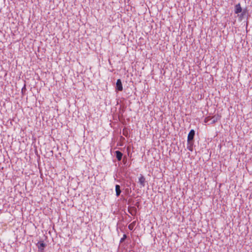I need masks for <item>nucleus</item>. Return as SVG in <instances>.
Returning <instances> with one entry per match:
<instances>
[{
    "mask_svg": "<svg viewBox=\"0 0 252 252\" xmlns=\"http://www.w3.org/2000/svg\"><path fill=\"white\" fill-rule=\"evenodd\" d=\"M127 238L126 234H124L123 237L120 240V243L123 242Z\"/></svg>",
    "mask_w": 252,
    "mask_h": 252,
    "instance_id": "12",
    "label": "nucleus"
},
{
    "mask_svg": "<svg viewBox=\"0 0 252 252\" xmlns=\"http://www.w3.org/2000/svg\"><path fill=\"white\" fill-rule=\"evenodd\" d=\"M193 142H187V149L190 152L193 151Z\"/></svg>",
    "mask_w": 252,
    "mask_h": 252,
    "instance_id": "10",
    "label": "nucleus"
},
{
    "mask_svg": "<svg viewBox=\"0 0 252 252\" xmlns=\"http://www.w3.org/2000/svg\"><path fill=\"white\" fill-rule=\"evenodd\" d=\"M220 116L219 115H215L210 118V123L211 124H213L216 123L218 120L220 119Z\"/></svg>",
    "mask_w": 252,
    "mask_h": 252,
    "instance_id": "3",
    "label": "nucleus"
},
{
    "mask_svg": "<svg viewBox=\"0 0 252 252\" xmlns=\"http://www.w3.org/2000/svg\"><path fill=\"white\" fill-rule=\"evenodd\" d=\"M242 11V9L241 7V5L240 3L236 4L235 6V13L236 14H238L241 12Z\"/></svg>",
    "mask_w": 252,
    "mask_h": 252,
    "instance_id": "7",
    "label": "nucleus"
},
{
    "mask_svg": "<svg viewBox=\"0 0 252 252\" xmlns=\"http://www.w3.org/2000/svg\"><path fill=\"white\" fill-rule=\"evenodd\" d=\"M145 182L146 180L145 177L142 174H140L139 178V183L142 187H144L145 185Z\"/></svg>",
    "mask_w": 252,
    "mask_h": 252,
    "instance_id": "6",
    "label": "nucleus"
},
{
    "mask_svg": "<svg viewBox=\"0 0 252 252\" xmlns=\"http://www.w3.org/2000/svg\"><path fill=\"white\" fill-rule=\"evenodd\" d=\"M195 136V131L193 129H191L190 130L188 136V143L189 142H194V137Z\"/></svg>",
    "mask_w": 252,
    "mask_h": 252,
    "instance_id": "1",
    "label": "nucleus"
},
{
    "mask_svg": "<svg viewBox=\"0 0 252 252\" xmlns=\"http://www.w3.org/2000/svg\"><path fill=\"white\" fill-rule=\"evenodd\" d=\"M37 246L39 251H42L45 247L46 244L43 241H40L37 244Z\"/></svg>",
    "mask_w": 252,
    "mask_h": 252,
    "instance_id": "5",
    "label": "nucleus"
},
{
    "mask_svg": "<svg viewBox=\"0 0 252 252\" xmlns=\"http://www.w3.org/2000/svg\"><path fill=\"white\" fill-rule=\"evenodd\" d=\"M210 118H211V117H210L206 118L205 120V123H208L209 122H210Z\"/></svg>",
    "mask_w": 252,
    "mask_h": 252,
    "instance_id": "13",
    "label": "nucleus"
},
{
    "mask_svg": "<svg viewBox=\"0 0 252 252\" xmlns=\"http://www.w3.org/2000/svg\"><path fill=\"white\" fill-rule=\"evenodd\" d=\"M26 85H24V86L23 87V88L22 89V92L23 93V92L24 91H26Z\"/></svg>",
    "mask_w": 252,
    "mask_h": 252,
    "instance_id": "14",
    "label": "nucleus"
},
{
    "mask_svg": "<svg viewBox=\"0 0 252 252\" xmlns=\"http://www.w3.org/2000/svg\"><path fill=\"white\" fill-rule=\"evenodd\" d=\"M128 228L130 229V230H132V228H133V227L131 226V224H129L128 225Z\"/></svg>",
    "mask_w": 252,
    "mask_h": 252,
    "instance_id": "15",
    "label": "nucleus"
},
{
    "mask_svg": "<svg viewBox=\"0 0 252 252\" xmlns=\"http://www.w3.org/2000/svg\"><path fill=\"white\" fill-rule=\"evenodd\" d=\"M115 190H116V195L118 197L119 196L121 193V190L120 189V186L119 185H116L115 186Z\"/></svg>",
    "mask_w": 252,
    "mask_h": 252,
    "instance_id": "9",
    "label": "nucleus"
},
{
    "mask_svg": "<svg viewBox=\"0 0 252 252\" xmlns=\"http://www.w3.org/2000/svg\"><path fill=\"white\" fill-rule=\"evenodd\" d=\"M123 85L122 83V81L121 79H119L117 80L116 82V90L118 91H123Z\"/></svg>",
    "mask_w": 252,
    "mask_h": 252,
    "instance_id": "2",
    "label": "nucleus"
},
{
    "mask_svg": "<svg viewBox=\"0 0 252 252\" xmlns=\"http://www.w3.org/2000/svg\"><path fill=\"white\" fill-rule=\"evenodd\" d=\"M115 155L118 160L120 161L123 157V153L119 151H115Z\"/></svg>",
    "mask_w": 252,
    "mask_h": 252,
    "instance_id": "8",
    "label": "nucleus"
},
{
    "mask_svg": "<svg viewBox=\"0 0 252 252\" xmlns=\"http://www.w3.org/2000/svg\"><path fill=\"white\" fill-rule=\"evenodd\" d=\"M128 212L132 216H134L136 215L137 212V209L135 207H130L128 208Z\"/></svg>",
    "mask_w": 252,
    "mask_h": 252,
    "instance_id": "4",
    "label": "nucleus"
},
{
    "mask_svg": "<svg viewBox=\"0 0 252 252\" xmlns=\"http://www.w3.org/2000/svg\"><path fill=\"white\" fill-rule=\"evenodd\" d=\"M241 12H242V13L240 15H238L239 17V18L241 20L242 19L243 17L245 15H246V13H247V10L246 9H244L243 11H242Z\"/></svg>",
    "mask_w": 252,
    "mask_h": 252,
    "instance_id": "11",
    "label": "nucleus"
}]
</instances>
